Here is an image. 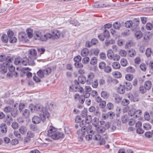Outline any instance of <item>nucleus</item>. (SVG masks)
I'll use <instances>...</instances> for the list:
<instances>
[{
	"label": "nucleus",
	"mask_w": 153,
	"mask_h": 153,
	"mask_svg": "<svg viewBox=\"0 0 153 153\" xmlns=\"http://www.w3.org/2000/svg\"><path fill=\"white\" fill-rule=\"evenodd\" d=\"M152 35V33L149 32H147L146 33L144 36V39L146 40H148L151 39Z\"/></svg>",
	"instance_id": "32"
},
{
	"label": "nucleus",
	"mask_w": 153,
	"mask_h": 153,
	"mask_svg": "<svg viewBox=\"0 0 153 153\" xmlns=\"http://www.w3.org/2000/svg\"><path fill=\"white\" fill-rule=\"evenodd\" d=\"M104 70L105 72L108 73L111 72V68L110 67L108 66H106L104 68Z\"/></svg>",
	"instance_id": "61"
},
{
	"label": "nucleus",
	"mask_w": 153,
	"mask_h": 153,
	"mask_svg": "<svg viewBox=\"0 0 153 153\" xmlns=\"http://www.w3.org/2000/svg\"><path fill=\"white\" fill-rule=\"evenodd\" d=\"M82 60V62L84 64H87L88 63L90 59L88 57L85 56Z\"/></svg>",
	"instance_id": "60"
},
{
	"label": "nucleus",
	"mask_w": 153,
	"mask_h": 153,
	"mask_svg": "<svg viewBox=\"0 0 153 153\" xmlns=\"http://www.w3.org/2000/svg\"><path fill=\"white\" fill-rule=\"evenodd\" d=\"M12 59L11 57L10 56H8L5 58V62L3 63H7V66H8V65H10V63L12 61Z\"/></svg>",
	"instance_id": "43"
},
{
	"label": "nucleus",
	"mask_w": 153,
	"mask_h": 153,
	"mask_svg": "<svg viewBox=\"0 0 153 153\" xmlns=\"http://www.w3.org/2000/svg\"><path fill=\"white\" fill-rule=\"evenodd\" d=\"M152 83L150 81H146L144 85V88L146 90H149L152 87Z\"/></svg>",
	"instance_id": "18"
},
{
	"label": "nucleus",
	"mask_w": 153,
	"mask_h": 153,
	"mask_svg": "<svg viewBox=\"0 0 153 153\" xmlns=\"http://www.w3.org/2000/svg\"><path fill=\"white\" fill-rule=\"evenodd\" d=\"M101 97L104 99H108L109 96V94L105 91H102L101 93Z\"/></svg>",
	"instance_id": "22"
},
{
	"label": "nucleus",
	"mask_w": 153,
	"mask_h": 153,
	"mask_svg": "<svg viewBox=\"0 0 153 153\" xmlns=\"http://www.w3.org/2000/svg\"><path fill=\"white\" fill-rule=\"evenodd\" d=\"M26 32L28 37L30 38H31L33 37V31L32 29L30 28H27L26 30Z\"/></svg>",
	"instance_id": "31"
},
{
	"label": "nucleus",
	"mask_w": 153,
	"mask_h": 153,
	"mask_svg": "<svg viewBox=\"0 0 153 153\" xmlns=\"http://www.w3.org/2000/svg\"><path fill=\"white\" fill-rule=\"evenodd\" d=\"M143 35L142 32L140 31H136L135 33V37L137 39H140L141 38Z\"/></svg>",
	"instance_id": "29"
},
{
	"label": "nucleus",
	"mask_w": 153,
	"mask_h": 153,
	"mask_svg": "<svg viewBox=\"0 0 153 153\" xmlns=\"http://www.w3.org/2000/svg\"><path fill=\"white\" fill-rule=\"evenodd\" d=\"M106 103L105 101H102L100 103V104L99 105L100 107L102 108H104L106 106Z\"/></svg>",
	"instance_id": "62"
},
{
	"label": "nucleus",
	"mask_w": 153,
	"mask_h": 153,
	"mask_svg": "<svg viewBox=\"0 0 153 153\" xmlns=\"http://www.w3.org/2000/svg\"><path fill=\"white\" fill-rule=\"evenodd\" d=\"M125 91V89L123 85H120L117 89V92L120 94H123Z\"/></svg>",
	"instance_id": "16"
},
{
	"label": "nucleus",
	"mask_w": 153,
	"mask_h": 153,
	"mask_svg": "<svg viewBox=\"0 0 153 153\" xmlns=\"http://www.w3.org/2000/svg\"><path fill=\"white\" fill-rule=\"evenodd\" d=\"M78 80L79 82L82 84H84L86 82V77L82 75L78 77Z\"/></svg>",
	"instance_id": "21"
},
{
	"label": "nucleus",
	"mask_w": 153,
	"mask_h": 153,
	"mask_svg": "<svg viewBox=\"0 0 153 153\" xmlns=\"http://www.w3.org/2000/svg\"><path fill=\"white\" fill-rule=\"evenodd\" d=\"M120 63L122 66H126L127 65V61L126 59L123 58L121 60Z\"/></svg>",
	"instance_id": "55"
},
{
	"label": "nucleus",
	"mask_w": 153,
	"mask_h": 153,
	"mask_svg": "<svg viewBox=\"0 0 153 153\" xmlns=\"http://www.w3.org/2000/svg\"><path fill=\"white\" fill-rule=\"evenodd\" d=\"M134 117L136 118L140 117L142 114V111L140 110H137L135 111L134 109Z\"/></svg>",
	"instance_id": "25"
},
{
	"label": "nucleus",
	"mask_w": 153,
	"mask_h": 153,
	"mask_svg": "<svg viewBox=\"0 0 153 153\" xmlns=\"http://www.w3.org/2000/svg\"><path fill=\"white\" fill-rule=\"evenodd\" d=\"M53 36L56 38H59L60 36V32L58 30H55L53 32Z\"/></svg>",
	"instance_id": "28"
},
{
	"label": "nucleus",
	"mask_w": 153,
	"mask_h": 153,
	"mask_svg": "<svg viewBox=\"0 0 153 153\" xmlns=\"http://www.w3.org/2000/svg\"><path fill=\"white\" fill-rule=\"evenodd\" d=\"M7 63H3L0 64V72L1 74H4L7 72L8 66Z\"/></svg>",
	"instance_id": "7"
},
{
	"label": "nucleus",
	"mask_w": 153,
	"mask_h": 153,
	"mask_svg": "<svg viewBox=\"0 0 153 153\" xmlns=\"http://www.w3.org/2000/svg\"><path fill=\"white\" fill-rule=\"evenodd\" d=\"M36 37L38 38V39L41 41H46L49 39L51 38L52 35L50 33H46L44 35H42L41 33L39 32L36 33Z\"/></svg>",
	"instance_id": "2"
},
{
	"label": "nucleus",
	"mask_w": 153,
	"mask_h": 153,
	"mask_svg": "<svg viewBox=\"0 0 153 153\" xmlns=\"http://www.w3.org/2000/svg\"><path fill=\"white\" fill-rule=\"evenodd\" d=\"M108 118L113 119L115 116L114 113L112 111H109L106 113Z\"/></svg>",
	"instance_id": "30"
},
{
	"label": "nucleus",
	"mask_w": 153,
	"mask_h": 153,
	"mask_svg": "<svg viewBox=\"0 0 153 153\" xmlns=\"http://www.w3.org/2000/svg\"><path fill=\"white\" fill-rule=\"evenodd\" d=\"M56 136H57V140L63 138L64 135L63 133L62 132L58 131L57 130L56 131Z\"/></svg>",
	"instance_id": "34"
},
{
	"label": "nucleus",
	"mask_w": 153,
	"mask_h": 153,
	"mask_svg": "<svg viewBox=\"0 0 153 153\" xmlns=\"http://www.w3.org/2000/svg\"><path fill=\"white\" fill-rule=\"evenodd\" d=\"M125 78L127 80L131 81L133 78V76L131 74H128L126 75Z\"/></svg>",
	"instance_id": "44"
},
{
	"label": "nucleus",
	"mask_w": 153,
	"mask_h": 153,
	"mask_svg": "<svg viewBox=\"0 0 153 153\" xmlns=\"http://www.w3.org/2000/svg\"><path fill=\"white\" fill-rule=\"evenodd\" d=\"M29 108L31 112L39 114V116L41 117L43 122H45L46 119H48L50 116L47 108L41 104H38L35 105L30 104Z\"/></svg>",
	"instance_id": "1"
},
{
	"label": "nucleus",
	"mask_w": 153,
	"mask_h": 153,
	"mask_svg": "<svg viewBox=\"0 0 153 153\" xmlns=\"http://www.w3.org/2000/svg\"><path fill=\"white\" fill-rule=\"evenodd\" d=\"M30 113L29 111L27 109H25L23 113L24 116L25 118L28 117L30 115Z\"/></svg>",
	"instance_id": "56"
},
{
	"label": "nucleus",
	"mask_w": 153,
	"mask_h": 153,
	"mask_svg": "<svg viewBox=\"0 0 153 153\" xmlns=\"http://www.w3.org/2000/svg\"><path fill=\"white\" fill-rule=\"evenodd\" d=\"M1 130L3 133H5L7 130V127L6 124L2 123L0 125Z\"/></svg>",
	"instance_id": "23"
},
{
	"label": "nucleus",
	"mask_w": 153,
	"mask_h": 153,
	"mask_svg": "<svg viewBox=\"0 0 153 153\" xmlns=\"http://www.w3.org/2000/svg\"><path fill=\"white\" fill-rule=\"evenodd\" d=\"M97 59L95 57H93L91 59L90 63L91 64L94 65L97 63Z\"/></svg>",
	"instance_id": "47"
},
{
	"label": "nucleus",
	"mask_w": 153,
	"mask_h": 153,
	"mask_svg": "<svg viewBox=\"0 0 153 153\" xmlns=\"http://www.w3.org/2000/svg\"><path fill=\"white\" fill-rule=\"evenodd\" d=\"M94 77V74L92 72L89 73L87 75V79L86 82L88 84H91V82L93 81Z\"/></svg>",
	"instance_id": "9"
},
{
	"label": "nucleus",
	"mask_w": 153,
	"mask_h": 153,
	"mask_svg": "<svg viewBox=\"0 0 153 153\" xmlns=\"http://www.w3.org/2000/svg\"><path fill=\"white\" fill-rule=\"evenodd\" d=\"M88 134L85 137V138L87 140L89 141L91 140L93 137V135L94 134V132L93 130L90 129V131H87Z\"/></svg>",
	"instance_id": "12"
},
{
	"label": "nucleus",
	"mask_w": 153,
	"mask_h": 153,
	"mask_svg": "<svg viewBox=\"0 0 153 153\" xmlns=\"http://www.w3.org/2000/svg\"><path fill=\"white\" fill-rule=\"evenodd\" d=\"M133 23L132 21H127L125 23V26L127 28H130L132 26Z\"/></svg>",
	"instance_id": "53"
},
{
	"label": "nucleus",
	"mask_w": 153,
	"mask_h": 153,
	"mask_svg": "<svg viewBox=\"0 0 153 153\" xmlns=\"http://www.w3.org/2000/svg\"><path fill=\"white\" fill-rule=\"evenodd\" d=\"M22 58L20 57H18L15 58L14 63L16 65H21L22 64Z\"/></svg>",
	"instance_id": "26"
},
{
	"label": "nucleus",
	"mask_w": 153,
	"mask_h": 153,
	"mask_svg": "<svg viewBox=\"0 0 153 153\" xmlns=\"http://www.w3.org/2000/svg\"><path fill=\"white\" fill-rule=\"evenodd\" d=\"M96 130L99 133L103 134L105 135L106 133H105L106 130L105 128L102 126H99L96 128Z\"/></svg>",
	"instance_id": "11"
},
{
	"label": "nucleus",
	"mask_w": 153,
	"mask_h": 153,
	"mask_svg": "<svg viewBox=\"0 0 153 153\" xmlns=\"http://www.w3.org/2000/svg\"><path fill=\"white\" fill-rule=\"evenodd\" d=\"M39 117L38 116H34L32 119L33 123L35 124H37L41 122V121H42V119L41 117L39 116Z\"/></svg>",
	"instance_id": "14"
},
{
	"label": "nucleus",
	"mask_w": 153,
	"mask_h": 153,
	"mask_svg": "<svg viewBox=\"0 0 153 153\" xmlns=\"http://www.w3.org/2000/svg\"><path fill=\"white\" fill-rule=\"evenodd\" d=\"M127 119L128 116L126 115L123 116L121 118V121L123 123H126L127 121Z\"/></svg>",
	"instance_id": "59"
},
{
	"label": "nucleus",
	"mask_w": 153,
	"mask_h": 153,
	"mask_svg": "<svg viewBox=\"0 0 153 153\" xmlns=\"http://www.w3.org/2000/svg\"><path fill=\"white\" fill-rule=\"evenodd\" d=\"M152 53L151 49V48H147L145 52V54L147 57H149L151 56Z\"/></svg>",
	"instance_id": "51"
},
{
	"label": "nucleus",
	"mask_w": 153,
	"mask_h": 153,
	"mask_svg": "<svg viewBox=\"0 0 153 153\" xmlns=\"http://www.w3.org/2000/svg\"><path fill=\"white\" fill-rule=\"evenodd\" d=\"M153 28L152 24L150 23H148L146 25V28L148 30H150Z\"/></svg>",
	"instance_id": "54"
},
{
	"label": "nucleus",
	"mask_w": 153,
	"mask_h": 153,
	"mask_svg": "<svg viewBox=\"0 0 153 153\" xmlns=\"http://www.w3.org/2000/svg\"><path fill=\"white\" fill-rule=\"evenodd\" d=\"M128 97L131 102H136L138 101V99L136 95H133L131 94H127Z\"/></svg>",
	"instance_id": "13"
},
{
	"label": "nucleus",
	"mask_w": 153,
	"mask_h": 153,
	"mask_svg": "<svg viewBox=\"0 0 153 153\" xmlns=\"http://www.w3.org/2000/svg\"><path fill=\"white\" fill-rule=\"evenodd\" d=\"M45 74L48 75L50 74L51 71V69L50 68H48L43 70Z\"/></svg>",
	"instance_id": "45"
},
{
	"label": "nucleus",
	"mask_w": 153,
	"mask_h": 153,
	"mask_svg": "<svg viewBox=\"0 0 153 153\" xmlns=\"http://www.w3.org/2000/svg\"><path fill=\"white\" fill-rule=\"evenodd\" d=\"M57 129L52 126H50L49 130L48 131L47 135L49 137H51V135H52L54 133H55L57 131Z\"/></svg>",
	"instance_id": "10"
},
{
	"label": "nucleus",
	"mask_w": 153,
	"mask_h": 153,
	"mask_svg": "<svg viewBox=\"0 0 153 153\" xmlns=\"http://www.w3.org/2000/svg\"><path fill=\"white\" fill-rule=\"evenodd\" d=\"M2 41L4 43H7L8 41V38L7 36L5 34H3L1 37Z\"/></svg>",
	"instance_id": "27"
},
{
	"label": "nucleus",
	"mask_w": 153,
	"mask_h": 153,
	"mask_svg": "<svg viewBox=\"0 0 153 153\" xmlns=\"http://www.w3.org/2000/svg\"><path fill=\"white\" fill-rule=\"evenodd\" d=\"M27 131L26 128L24 126H22L19 128V131L22 134H25Z\"/></svg>",
	"instance_id": "35"
},
{
	"label": "nucleus",
	"mask_w": 153,
	"mask_h": 153,
	"mask_svg": "<svg viewBox=\"0 0 153 153\" xmlns=\"http://www.w3.org/2000/svg\"><path fill=\"white\" fill-rule=\"evenodd\" d=\"M100 58L102 59L105 60L106 58V56L105 53H101L100 54Z\"/></svg>",
	"instance_id": "64"
},
{
	"label": "nucleus",
	"mask_w": 153,
	"mask_h": 153,
	"mask_svg": "<svg viewBox=\"0 0 153 153\" xmlns=\"http://www.w3.org/2000/svg\"><path fill=\"white\" fill-rule=\"evenodd\" d=\"M92 87L94 88H96L97 87L98 85V82L97 79H95L94 81L91 82Z\"/></svg>",
	"instance_id": "36"
},
{
	"label": "nucleus",
	"mask_w": 153,
	"mask_h": 153,
	"mask_svg": "<svg viewBox=\"0 0 153 153\" xmlns=\"http://www.w3.org/2000/svg\"><path fill=\"white\" fill-rule=\"evenodd\" d=\"M37 74L39 77L42 78L44 77L45 74L44 73L43 70H39L37 72Z\"/></svg>",
	"instance_id": "42"
},
{
	"label": "nucleus",
	"mask_w": 153,
	"mask_h": 153,
	"mask_svg": "<svg viewBox=\"0 0 153 153\" xmlns=\"http://www.w3.org/2000/svg\"><path fill=\"white\" fill-rule=\"evenodd\" d=\"M101 136L99 134L95 135L93 137V139L96 140H101Z\"/></svg>",
	"instance_id": "63"
},
{
	"label": "nucleus",
	"mask_w": 153,
	"mask_h": 153,
	"mask_svg": "<svg viewBox=\"0 0 153 153\" xmlns=\"http://www.w3.org/2000/svg\"><path fill=\"white\" fill-rule=\"evenodd\" d=\"M37 55L36 51L34 49H30L29 51V57L30 59L34 60L36 58L35 57Z\"/></svg>",
	"instance_id": "8"
},
{
	"label": "nucleus",
	"mask_w": 153,
	"mask_h": 153,
	"mask_svg": "<svg viewBox=\"0 0 153 153\" xmlns=\"http://www.w3.org/2000/svg\"><path fill=\"white\" fill-rule=\"evenodd\" d=\"M144 129L146 130H148L151 128V126L149 123H146L143 124Z\"/></svg>",
	"instance_id": "49"
},
{
	"label": "nucleus",
	"mask_w": 153,
	"mask_h": 153,
	"mask_svg": "<svg viewBox=\"0 0 153 153\" xmlns=\"http://www.w3.org/2000/svg\"><path fill=\"white\" fill-rule=\"evenodd\" d=\"M34 62L33 60L32 59L29 60L27 58L22 59V64L24 65H32Z\"/></svg>",
	"instance_id": "6"
},
{
	"label": "nucleus",
	"mask_w": 153,
	"mask_h": 153,
	"mask_svg": "<svg viewBox=\"0 0 153 153\" xmlns=\"http://www.w3.org/2000/svg\"><path fill=\"white\" fill-rule=\"evenodd\" d=\"M129 103V100L126 98L123 99L122 100L121 103V104L124 106L127 105Z\"/></svg>",
	"instance_id": "40"
},
{
	"label": "nucleus",
	"mask_w": 153,
	"mask_h": 153,
	"mask_svg": "<svg viewBox=\"0 0 153 153\" xmlns=\"http://www.w3.org/2000/svg\"><path fill=\"white\" fill-rule=\"evenodd\" d=\"M88 49L87 48H84L81 51V55L82 56H86L88 55Z\"/></svg>",
	"instance_id": "24"
},
{
	"label": "nucleus",
	"mask_w": 153,
	"mask_h": 153,
	"mask_svg": "<svg viewBox=\"0 0 153 153\" xmlns=\"http://www.w3.org/2000/svg\"><path fill=\"white\" fill-rule=\"evenodd\" d=\"M123 86L125 89L127 91H130L132 88V85L129 82H125Z\"/></svg>",
	"instance_id": "15"
},
{
	"label": "nucleus",
	"mask_w": 153,
	"mask_h": 153,
	"mask_svg": "<svg viewBox=\"0 0 153 153\" xmlns=\"http://www.w3.org/2000/svg\"><path fill=\"white\" fill-rule=\"evenodd\" d=\"M113 97L114 98L115 102L117 103L120 102L122 100V97L119 94H113Z\"/></svg>",
	"instance_id": "17"
},
{
	"label": "nucleus",
	"mask_w": 153,
	"mask_h": 153,
	"mask_svg": "<svg viewBox=\"0 0 153 153\" xmlns=\"http://www.w3.org/2000/svg\"><path fill=\"white\" fill-rule=\"evenodd\" d=\"M91 117L90 115H87L85 117V122L87 124L90 123L91 121Z\"/></svg>",
	"instance_id": "48"
},
{
	"label": "nucleus",
	"mask_w": 153,
	"mask_h": 153,
	"mask_svg": "<svg viewBox=\"0 0 153 153\" xmlns=\"http://www.w3.org/2000/svg\"><path fill=\"white\" fill-rule=\"evenodd\" d=\"M84 89L82 88V87L80 86H76L75 87V90H74V91L76 92H79L80 93H82Z\"/></svg>",
	"instance_id": "57"
},
{
	"label": "nucleus",
	"mask_w": 153,
	"mask_h": 153,
	"mask_svg": "<svg viewBox=\"0 0 153 153\" xmlns=\"http://www.w3.org/2000/svg\"><path fill=\"white\" fill-rule=\"evenodd\" d=\"M99 119L95 117L94 119V122L93 123V126H94L96 128L98 127L99 124Z\"/></svg>",
	"instance_id": "39"
},
{
	"label": "nucleus",
	"mask_w": 153,
	"mask_h": 153,
	"mask_svg": "<svg viewBox=\"0 0 153 153\" xmlns=\"http://www.w3.org/2000/svg\"><path fill=\"white\" fill-rule=\"evenodd\" d=\"M114 76L117 78H120L122 77L121 74L119 71H115L113 74Z\"/></svg>",
	"instance_id": "46"
},
{
	"label": "nucleus",
	"mask_w": 153,
	"mask_h": 153,
	"mask_svg": "<svg viewBox=\"0 0 153 153\" xmlns=\"http://www.w3.org/2000/svg\"><path fill=\"white\" fill-rule=\"evenodd\" d=\"M126 70L128 72L131 73H134L135 71L134 68L131 66H130L126 68Z\"/></svg>",
	"instance_id": "50"
},
{
	"label": "nucleus",
	"mask_w": 153,
	"mask_h": 153,
	"mask_svg": "<svg viewBox=\"0 0 153 153\" xmlns=\"http://www.w3.org/2000/svg\"><path fill=\"white\" fill-rule=\"evenodd\" d=\"M112 25L114 29L118 30L120 27V22H116L113 24Z\"/></svg>",
	"instance_id": "41"
},
{
	"label": "nucleus",
	"mask_w": 153,
	"mask_h": 153,
	"mask_svg": "<svg viewBox=\"0 0 153 153\" xmlns=\"http://www.w3.org/2000/svg\"><path fill=\"white\" fill-rule=\"evenodd\" d=\"M111 7V5L108 4H104L99 2L95 3L93 5V7L94 8L110 7Z\"/></svg>",
	"instance_id": "4"
},
{
	"label": "nucleus",
	"mask_w": 153,
	"mask_h": 153,
	"mask_svg": "<svg viewBox=\"0 0 153 153\" xmlns=\"http://www.w3.org/2000/svg\"><path fill=\"white\" fill-rule=\"evenodd\" d=\"M107 56L109 59H113L114 58V53L113 51L111 49H110L107 52Z\"/></svg>",
	"instance_id": "19"
},
{
	"label": "nucleus",
	"mask_w": 153,
	"mask_h": 153,
	"mask_svg": "<svg viewBox=\"0 0 153 153\" xmlns=\"http://www.w3.org/2000/svg\"><path fill=\"white\" fill-rule=\"evenodd\" d=\"M74 99L76 101H78L82 104H83L85 100L84 97L82 96V95H80L79 94H77L74 95Z\"/></svg>",
	"instance_id": "5"
},
{
	"label": "nucleus",
	"mask_w": 153,
	"mask_h": 153,
	"mask_svg": "<svg viewBox=\"0 0 153 153\" xmlns=\"http://www.w3.org/2000/svg\"><path fill=\"white\" fill-rule=\"evenodd\" d=\"M136 53L134 49H131L128 50V55L130 57H133L136 55Z\"/></svg>",
	"instance_id": "20"
},
{
	"label": "nucleus",
	"mask_w": 153,
	"mask_h": 153,
	"mask_svg": "<svg viewBox=\"0 0 153 153\" xmlns=\"http://www.w3.org/2000/svg\"><path fill=\"white\" fill-rule=\"evenodd\" d=\"M103 35L102 34H100L98 35V37L99 39L101 41H103L104 40L105 38H108L110 36L109 32L108 30L105 29L103 31Z\"/></svg>",
	"instance_id": "3"
},
{
	"label": "nucleus",
	"mask_w": 153,
	"mask_h": 153,
	"mask_svg": "<svg viewBox=\"0 0 153 153\" xmlns=\"http://www.w3.org/2000/svg\"><path fill=\"white\" fill-rule=\"evenodd\" d=\"M11 114L13 117H15L18 115V111L16 108H14L13 110H12Z\"/></svg>",
	"instance_id": "37"
},
{
	"label": "nucleus",
	"mask_w": 153,
	"mask_h": 153,
	"mask_svg": "<svg viewBox=\"0 0 153 153\" xmlns=\"http://www.w3.org/2000/svg\"><path fill=\"white\" fill-rule=\"evenodd\" d=\"M112 66L113 68L115 69H118L120 68V64L117 62L113 63Z\"/></svg>",
	"instance_id": "38"
},
{
	"label": "nucleus",
	"mask_w": 153,
	"mask_h": 153,
	"mask_svg": "<svg viewBox=\"0 0 153 153\" xmlns=\"http://www.w3.org/2000/svg\"><path fill=\"white\" fill-rule=\"evenodd\" d=\"M19 39L20 41H25V36L24 33H20L19 35Z\"/></svg>",
	"instance_id": "33"
},
{
	"label": "nucleus",
	"mask_w": 153,
	"mask_h": 153,
	"mask_svg": "<svg viewBox=\"0 0 153 153\" xmlns=\"http://www.w3.org/2000/svg\"><path fill=\"white\" fill-rule=\"evenodd\" d=\"M106 66V64L104 62H102L99 64V67L101 69H103Z\"/></svg>",
	"instance_id": "58"
},
{
	"label": "nucleus",
	"mask_w": 153,
	"mask_h": 153,
	"mask_svg": "<svg viewBox=\"0 0 153 153\" xmlns=\"http://www.w3.org/2000/svg\"><path fill=\"white\" fill-rule=\"evenodd\" d=\"M81 57L80 56H77L75 57L74 60L75 63H78L81 62Z\"/></svg>",
	"instance_id": "52"
}]
</instances>
